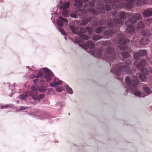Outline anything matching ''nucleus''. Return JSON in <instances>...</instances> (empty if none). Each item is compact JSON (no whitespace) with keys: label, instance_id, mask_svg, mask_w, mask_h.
<instances>
[{"label":"nucleus","instance_id":"nucleus-1","mask_svg":"<svg viewBox=\"0 0 152 152\" xmlns=\"http://www.w3.org/2000/svg\"><path fill=\"white\" fill-rule=\"evenodd\" d=\"M106 52L107 54V56L112 60L109 63L110 66L112 65L111 72L114 73L117 76H119L123 72L129 75L132 74V70L129 66L123 65L121 63H119L118 64L112 63L115 61L116 58L115 53L113 49L110 47L107 48L106 50Z\"/></svg>","mask_w":152,"mask_h":152},{"label":"nucleus","instance_id":"nucleus-2","mask_svg":"<svg viewBox=\"0 0 152 152\" xmlns=\"http://www.w3.org/2000/svg\"><path fill=\"white\" fill-rule=\"evenodd\" d=\"M125 81L130 91L134 92V94L140 97L141 93L137 90V86L139 83V80L137 77L135 76H133L131 80L129 76H126L125 78Z\"/></svg>","mask_w":152,"mask_h":152},{"label":"nucleus","instance_id":"nucleus-3","mask_svg":"<svg viewBox=\"0 0 152 152\" xmlns=\"http://www.w3.org/2000/svg\"><path fill=\"white\" fill-rule=\"evenodd\" d=\"M136 0H126L125 2L120 0H104L105 3H112V7L113 9L119 7H126L128 9L132 8L133 6V2Z\"/></svg>","mask_w":152,"mask_h":152},{"label":"nucleus","instance_id":"nucleus-4","mask_svg":"<svg viewBox=\"0 0 152 152\" xmlns=\"http://www.w3.org/2000/svg\"><path fill=\"white\" fill-rule=\"evenodd\" d=\"M79 45L84 49H87L89 48V50L94 56L97 55L100 58L103 57V52L100 50H96L94 48V45L92 42L91 41H88L86 43L82 44H80Z\"/></svg>","mask_w":152,"mask_h":152},{"label":"nucleus","instance_id":"nucleus-5","mask_svg":"<svg viewBox=\"0 0 152 152\" xmlns=\"http://www.w3.org/2000/svg\"><path fill=\"white\" fill-rule=\"evenodd\" d=\"M127 17L129 20L126 21L125 25L127 28H134L133 27V24L136 23L137 20H139L142 18V16L140 13H136L134 14L131 12L128 13Z\"/></svg>","mask_w":152,"mask_h":152},{"label":"nucleus","instance_id":"nucleus-6","mask_svg":"<svg viewBox=\"0 0 152 152\" xmlns=\"http://www.w3.org/2000/svg\"><path fill=\"white\" fill-rule=\"evenodd\" d=\"M119 35L118 42L120 44L122 45L118 46V48L121 50H128L127 45L129 43V40L126 37L124 33L120 32Z\"/></svg>","mask_w":152,"mask_h":152},{"label":"nucleus","instance_id":"nucleus-7","mask_svg":"<svg viewBox=\"0 0 152 152\" xmlns=\"http://www.w3.org/2000/svg\"><path fill=\"white\" fill-rule=\"evenodd\" d=\"M147 61L145 59L140 61H135L133 63V65L138 70H140L141 72L144 73L143 74L148 75L149 72L147 69L144 68L146 65Z\"/></svg>","mask_w":152,"mask_h":152},{"label":"nucleus","instance_id":"nucleus-8","mask_svg":"<svg viewBox=\"0 0 152 152\" xmlns=\"http://www.w3.org/2000/svg\"><path fill=\"white\" fill-rule=\"evenodd\" d=\"M69 2H61L58 6L59 9L61 10L62 15L65 17H68L69 14V8L70 6Z\"/></svg>","mask_w":152,"mask_h":152},{"label":"nucleus","instance_id":"nucleus-9","mask_svg":"<svg viewBox=\"0 0 152 152\" xmlns=\"http://www.w3.org/2000/svg\"><path fill=\"white\" fill-rule=\"evenodd\" d=\"M43 70L45 74V79L47 82H49L51 80L52 77L53 76V72L47 68H43Z\"/></svg>","mask_w":152,"mask_h":152},{"label":"nucleus","instance_id":"nucleus-10","mask_svg":"<svg viewBox=\"0 0 152 152\" xmlns=\"http://www.w3.org/2000/svg\"><path fill=\"white\" fill-rule=\"evenodd\" d=\"M71 29L74 34H77L82 39L85 40H87L88 39V37L83 34L85 33H84L83 30H81L79 29Z\"/></svg>","mask_w":152,"mask_h":152},{"label":"nucleus","instance_id":"nucleus-11","mask_svg":"<svg viewBox=\"0 0 152 152\" xmlns=\"http://www.w3.org/2000/svg\"><path fill=\"white\" fill-rule=\"evenodd\" d=\"M59 19L57 21V25L61 27H63L64 24L67 25L68 24V21L66 18H63L61 16L59 17Z\"/></svg>","mask_w":152,"mask_h":152},{"label":"nucleus","instance_id":"nucleus-12","mask_svg":"<svg viewBox=\"0 0 152 152\" xmlns=\"http://www.w3.org/2000/svg\"><path fill=\"white\" fill-rule=\"evenodd\" d=\"M147 52L145 50H142L135 53L133 57L134 59H136V61H138L141 56H143L146 54Z\"/></svg>","mask_w":152,"mask_h":152},{"label":"nucleus","instance_id":"nucleus-13","mask_svg":"<svg viewBox=\"0 0 152 152\" xmlns=\"http://www.w3.org/2000/svg\"><path fill=\"white\" fill-rule=\"evenodd\" d=\"M142 14L144 18L149 17L152 16V8L144 10Z\"/></svg>","mask_w":152,"mask_h":152},{"label":"nucleus","instance_id":"nucleus-14","mask_svg":"<svg viewBox=\"0 0 152 152\" xmlns=\"http://www.w3.org/2000/svg\"><path fill=\"white\" fill-rule=\"evenodd\" d=\"M95 20L94 18H86L85 19L83 20L81 23V24L84 26L86 25L89 22H92Z\"/></svg>","mask_w":152,"mask_h":152},{"label":"nucleus","instance_id":"nucleus-15","mask_svg":"<svg viewBox=\"0 0 152 152\" xmlns=\"http://www.w3.org/2000/svg\"><path fill=\"white\" fill-rule=\"evenodd\" d=\"M99 4H96L98 10L101 13H104L105 10L103 4H102L100 2H99Z\"/></svg>","mask_w":152,"mask_h":152},{"label":"nucleus","instance_id":"nucleus-16","mask_svg":"<svg viewBox=\"0 0 152 152\" xmlns=\"http://www.w3.org/2000/svg\"><path fill=\"white\" fill-rule=\"evenodd\" d=\"M129 13H126L124 11H120L119 12V17L122 20H125L126 18V16H127V14Z\"/></svg>","mask_w":152,"mask_h":152},{"label":"nucleus","instance_id":"nucleus-17","mask_svg":"<svg viewBox=\"0 0 152 152\" xmlns=\"http://www.w3.org/2000/svg\"><path fill=\"white\" fill-rule=\"evenodd\" d=\"M115 31L114 29H108L104 32V34L109 36H112V35L115 33Z\"/></svg>","mask_w":152,"mask_h":152},{"label":"nucleus","instance_id":"nucleus-18","mask_svg":"<svg viewBox=\"0 0 152 152\" xmlns=\"http://www.w3.org/2000/svg\"><path fill=\"white\" fill-rule=\"evenodd\" d=\"M142 89L146 94L149 95L151 93V91L149 87L147 85L143 86Z\"/></svg>","mask_w":152,"mask_h":152},{"label":"nucleus","instance_id":"nucleus-19","mask_svg":"<svg viewBox=\"0 0 152 152\" xmlns=\"http://www.w3.org/2000/svg\"><path fill=\"white\" fill-rule=\"evenodd\" d=\"M149 41L148 39V38L146 37H144L141 39V40L140 41V43L142 45H147Z\"/></svg>","mask_w":152,"mask_h":152},{"label":"nucleus","instance_id":"nucleus-20","mask_svg":"<svg viewBox=\"0 0 152 152\" xmlns=\"http://www.w3.org/2000/svg\"><path fill=\"white\" fill-rule=\"evenodd\" d=\"M75 3L74 5L77 7H82L83 4L81 0H74Z\"/></svg>","mask_w":152,"mask_h":152},{"label":"nucleus","instance_id":"nucleus-21","mask_svg":"<svg viewBox=\"0 0 152 152\" xmlns=\"http://www.w3.org/2000/svg\"><path fill=\"white\" fill-rule=\"evenodd\" d=\"M148 3L147 0H138L136 3L137 6L145 5Z\"/></svg>","mask_w":152,"mask_h":152},{"label":"nucleus","instance_id":"nucleus-22","mask_svg":"<svg viewBox=\"0 0 152 152\" xmlns=\"http://www.w3.org/2000/svg\"><path fill=\"white\" fill-rule=\"evenodd\" d=\"M139 76L140 79L142 82H145L147 79V76L142 73H140Z\"/></svg>","mask_w":152,"mask_h":152},{"label":"nucleus","instance_id":"nucleus-23","mask_svg":"<svg viewBox=\"0 0 152 152\" xmlns=\"http://www.w3.org/2000/svg\"><path fill=\"white\" fill-rule=\"evenodd\" d=\"M142 31V34L143 35L146 36H150L151 33L149 30V29H143Z\"/></svg>","mask_w":152,"mask_h":152},{"label":"nucleus","instance_id":"nucleus-24","mask_svg":"<svg viewBox=\"0 0 152 152\" xmlns=\"http://www.w3.org/2000/svg\"><path fill=\"white\" fill-rule=\"evenodd\" d=\"M31 88L32 90L29 92V95H33L35 94H37L38 93V91L36 90L35 87H32Z\"/></svg>","mask_w":152,"mask_h":152},{"label":"nucleus","instance_id":"nucleus-25","mask_svg":"<svg viewBox=\"0 0 152 152\" xmlns=\"http://www.w3.org/2000/svg\"><path fill=\"white\" fill-rule=\"evenodd\" d=\"M63 81L60 80L58 82H55L53 83H51L50 86L51 87H55L56 86L62 84Z\"/></svg>","mask_w":152,"mask_h":152},{"label":"nucleus","instance_id":"nucleus-26","mask_svg":"<svg viewBox=\"0 0 152 152\" xmlns=\"http://www.w3.org/2000/svg\"><path fill=\"white\" fill-rule=\"evenodd\" d=\"M72 41L73 42L76 44H78L80 43L81 42V39L80 38L78 37H75V40H74L72 38H70Z\"/></svg>","mask_w":152,"mask_h":152},{"label":"nucleus","instance_id":"nucleus-27","mask_svg":"<svg viewBox=\"0 0 152 152\" xmlns=\"http://www.w3.org/2000/svg\"><path fill=\"white\" fill-rule=\"evenodd\" d=\"M28 94H21L18 97L22 100L25 101L26 100L27 98H28Z\"/></svg>","mask_w":152,"mask_h":152},{"label":"nucleus","instance_id":"nucleus-28","mask_svg":"<svg viewBox=\"0 0 152 152\" xmlns=\"http://www.w3.org/2000/svg\"><path fill=\"white\" fill-rule=\"evenodd\" d=\"M107 26L109 27L113 28L114 27V25L113 21L110 20H108L107 21Z\"/></svg>","mask_w":152,"mask_h":152},{"label":"nucleus","instance_id":"nucleus-29","mask_svg":"<svg viewBox=\"0 0 152 152\" xmlns=\"http://www.w3.org/2000/svg\"><path fill=\"white\" fill-rule=\"evenodd\" d=\"M66 88L69 94H72L73 93V91L72 89L70 88L68 85H67L66 86Z\"/></svg>","mask_w":152,"mask_h":152},{"label":"nucleus","instance_id":"nucleus-30","mask_svg":"<svg viewBox=\"0 0 152 152\" xmlns=\"http://www.w3.org/2000/svg\"><path fill=\"white\" fill-rule=\"evenodd\" d=\"M102 38V37L99 35H94L92 37V39L95 41H97Z\"/></svg>","mask_w":152,"mask_h":152},{"label":"nucleus","instance_id":"nucleus-31","mask_svg":"<svg viewBox=\"0 0 152 152\" xmlns=\"http://www.w3.org/2000/svg\"><path fill=\"white\" fill-rule=\"evenodd\" d=\"M145 27L144 23L141 21H140L137 25V28H143Z\"/></svg>","mask_w":152,"mask_h":152},{"label":"nucleus","instance_id":"nucleus-32","mask_svg":"<svg viewBox=\"0 0 152 152\" xmlns=\"http://www.w3.org/2000/svg\"><path fill=\"white\" fill-rule=\"evenodd\" d=\"M88 10L91 12L94 15H97V12L92 8H89L88 9Z\"/></svg>","mask_w":152,"mask_h":152},{"label":"nucleus","instance_id":"nucleus-33","mask_svg":"<svg viewBox=\"0 0 152 152\" xmlns=\"http://www.w3.org/2000/svg\"><path fill=\"white\" fill-rule=\"evenodd\" d=\"M78 16H81V15H78L75 12H72L70 15V17L75 18H78Z\"/></svg>","mask_w":152,"mask_h":152},{"label":"nucleus","instance_id":"nucleus-34","mask_svg":"<svg viewBox=\"0 0 152 152\" xmlns=\"http://www.w3.org/2000/svg\"><path fill=\"white\" fill-rule=\"evenodd\" d=\"M122 56L126 58H128L129 57V54L127 52L124 51L122 53Z\"/></svg>","mask_w":152,"mask_h":152},{"label":"nucleus","instance_id":"nucleus-35","mask_svg":"<svg viewBox=\"0 0 152 152\" xmlns=\"http://www.w3.org/2000/svg\"><path fill=\"white\" fill-rule=\"evenodd\" d=\"M81 30H83L84 33H86L87 31H88V32L89 34L91 35L92 34L93 30L92 29H79Z\"/></svg>","mask_w":152,"mask_h":152},{"label":"nucleus","instance_id":"nucleus-36","mask_svg":"<svg viewBox=\"0 0 152 152\" xmlns=\"http://www.w3.org/2000/svg\"><path fill=\"white\" fill-rule=\"evenodd\" d=\"M44 73L41 70L39 71L36 77L37 78H39V77H42L44 76Z\"/></svg>","mask_w":152,"mask_h":152},{"label":"nucleus","instance_id":"nucleus-37","mask_svg":"<svg viewBox=\"0 0 152 152\" xmlns=\"http://www.w3.org/2000/svg\"><path fill=\"white\" fill-rule=\"evenodd\" d=\"M32 96V98L35 101L38 100V102L39 101V98H38V96L36 94H35L33 95H31Z\"/></svg>","mask_w":152,"mask_h":152},{"label":"nucleus","instance_id":"nucleus-38","mask_svg":"<svg viewBox=\"0 0 152 152\" xmlns=\"http://www.w3.org/2000/svg\"><path fill=\"white\" fill-rule=\"evenodd\" d=\"M120 11L118 10H116L115 11L113 12L112 13V15L114 17H119V12Z\"/></svg>","mask_w":152,"mask_h":152},{"label":"nucleus","instance_id":"nucleus-39","mask_svg":"<svg viewBox=\"0 0 152 152\" xmlns=\"http://www.w3.org/2000/svg\"><path fill=\"white\" fill-rule=\"evenodd\" d=\"M123 61L126 64L129 65H130L132 63V61L130 59H124Z\"/></svg>","mask_w":152,"mask_h":152},{"label":"nucleus","instance_id":"nucleus-40","mask_svg":"<svg viewBox=\"0 0 152 152\" xmlns=\"http://www.w3.org/2000/svg\"><path fill=\"white\" fill-rule=\"evenodd\" d=\"M113 21L116 23L120 24L121 23V20L117 18H114L113 19Z\"/></svg>","mask_w":152,"mask_h":152},{"label":"nucleus","instance_id":"nucleus-41","mask_svg":"<svg viewBox=\"0 0 152 152\" xmlns=\"http://www.w3.org/2000/svg\"><path fill=\"white\" fill-rule=\"evenodd\" d=\"M13 105L12 104H6L4 106H1V109L2 108H5L7 107H13Z\"/></svg>","mask_w":152,"mask_h":152},{"label":"nucleus","instance_id":"nucleus-42","mask_svg":"<svg viewBox=\"0 0 152 152\" xmlns=\"http://www.w3.org/2000/svg\"><path fill=\"white\" fill-rule=\"evenodd\" d=\"M46 82L45 81L43 80H41L40 81L39 85L41 87H43L45 85Z\"/></svg>","mask_w":152,"mask_h":152},{"label":"nucleus","instance_id":"nucleus-43","mask_svg":"<svg viewBox=\"0 0 152 152\" xmlns=\"http://www.w3.org/2000/svg\"><path fill=\"white\" fill-rule=\"evenodd\" d=\"M135 29H126V31L128 34H132L134 31Z\"/></svg>","mask_w":152,"mask_h":152},{"label":"nucleus","instance_id":"nucleus-44","mask_svg":"<svg viewBox=\"0 0 152 152\" xmlns=\"http://www.w3.org/2000/svg\"><path fill=\"white\" fill-rule=\"evenodd\" d=\"M58 30L59 31H60L61 34L65 36L67 35L65 31L64 30V29H58Z\"/></svg>","mask_w":152,"mask_h":152},{"label":"nucleus","instance_id":"nucleus-45","mask_svg":"<svg viewBox=\"0 0 152 152\" xmlns=\"http://www.w3.org/2000/svg\"><path fill=\"white\" fill-rule=\"evenodd\" d=\"M53 89L51 88H50L48 90V95L51 94L53 93Z\"/></svg>","mask_w":152,"mask_h":152},{"label":"nucleus","instance_id":"nucleus-46","mask_svg":"<svg viewBox=\"0 0 152 152\" xmlns=\"http://www.w3.org/2000/svg\"><path fill=\"white\" fill-rule=\"evenodd\" d=\"M39 90L40 91L42 92H45L47 91L46 89L42 88H39Z\"/></svg>","mask_w":152,"mask_h":152},{"label":"nucleus","instance_id":"nucleus-47","mask_svg":"<svg viewBox=\"0 0 152 152\" xmlns=\"http://www.w3.org/2000/svg\"><path fill=\"white\" fill-rule=\"evenodd\" d=\"M105 8L107 11L109 12L110 11V8L109 5H107L105 6Z\"/></svg>","mask_w":152,"mask_h":152},{"label":"nucleus","instance_id":"nucleus-48","mask_svg":"<svg viewBox=\"0 0 152 152\" xmlns=\"http://www.w3.org/2000/svg\"><path fill=\"white\" fill-rule=\"evenodd\" d=\"M44 94H39V97H38V98H39V100H40V99H42L44 97Z\"/></svg>","mask_w":152,"mask_h":152},{"label":"nucleus","instance_id":"nucleus-49","mask_svg":"<svg viewBox=\"0 0 152 152\" xmlns=\"http://www.w3.org/2000/svg\"><path fill=\"white\" fill-rule=\"evenodd\" d=\"M96 30V32L97 33L99 34L101 33L102 31V29H95Z\"/></svg>","mask_w":152,"mask_h":152},{"label":"nucleus","instance_id":"nucleus-50","mask_svg":"<svg viewBox=\"0 0 152 152\" xmlns=\"http://www.w3.org/2000/svg\"><path fill=\"white\" fill-rule=\"evenodd\" d=\"M79 11L80 12L83 14H85L86 13V11L84 10H78V12Z\"/></svg>","mask_w":152,"mask_h":152},{"label":"nucleus","instance_id":"nucleus-51","mask_svg":"<svg viewBox=\"0 0 152 152\" xmlns=\"http://www.w3.org/2000/svg\"><path fill=\"white\" fill-rule=\"evenodd\" d=\"M57 91L59 92H61L62 91V89L61 88H57L56 89Z\"/></svg>","mask_w":152,"mask_h":152},{"label":"nucleus","instance_id":"nucleus-52","mask_svg":"<svg viewBox=\"0 0 152 152\" xmlns=\"http://www.w3.org/2000/svg\"><path fill=\"white\" fill-rule=\"evenodd\" d=\"M28 107H27L21 106L20 107V108L21 110H24L27 109Z\"/></svg>","mask_w":152,"mask_h":152},{"label":"nucleus","instance_id":"nucleus-53","mask_svg":"<svg viewBox=\"0 0 152 152\" xmlns=\"http://www.w3.org/2000/svg\"><path fill=\"white\" fill-rule=\"evenodd\" d=\"M89 6L91 7H94V1H93L92 2H89Z\"/></svg>","mask_w":152,"mask_h":152},{"label":"nucleus","instance_id":"nucleus-54","mask_svg":"<svg viewBox=\"0 0 152 152\" xmlns=\"http://www.w3.org/2000/svg\"><path fill=\"white\" fill-rule=\"evenodd\" d=\"M88 0H81V1L82 3H86L88 1Z\"/></svg>","mask_w":152,"mask_h":152},{"label":"nucleus","instance_id":"nucleus-55","mask_svg":"<svg viewBox=\"0 0 152 152\" xmlns=\"http://www.w3.org/2000/svg\"><path fill=\"white\" fill-rule=\"evenodd\" d=\"M57 103L59 104V103ZM59 103L60 104V105L61 106H64L65 105V104L63 102H62L61 103Z\"/></svg>","mask_w":152,"mask_h":152},{"label":"nucleus","instance_id":"nucleus-56","mask_svg":"<svg viewBox=\"0 0 152 152\" xmlns=\"http://www.w3.org/2000/svg\"><path fill=\"white\" fill-rule=\"evenodd\" d=\"M88 6V4H85L84 5V7L85 8H87Z\"/></svg>","mask_w":152,"mask_h":152},{"label":"nucleus","instance_id":"nucleus-57","mask_svg":"<svg viewBox=\"0 0 152 152\" xmlns=\"http://www.w3.org/2000/svg\"><path fill=\"white\" fill-rule=\"evenodd\" d=\"M149 71L152 74V68H150L149 69Z\"/></svg>","mask_w":152,"mask_h":152},{"label":"nucleus","instance_id":"nucleus-58","mask_svg":"<svg viewBox=\"0 0 152 152\" xmlns=\"http://www.w3.org/2000/svg\"><path fill=\"white\" fill-rule=\"evenodd\" d=\"M38 81V80L37 79H35L33 80V82L35 83H37Z\"/></svg>","mask_w":152,"mask_h":152},{"label":"nucleus","instance_id":"nucleus-59","mask_svg":"<svg viewBox=\"0 0 152 152\" xmlns=\"http://www.w3.org/2000/svg\"><path fill=\"white\" fill-rule=\"evenodd\" d=\"M96 28H99V29H100V28H102L101 27H97Z\"/></svg>","mask_w":152,"mask_h":152},{"label":"nucleus","instance_id":"nucleus-60","mask_svg":"<svg viewBox=\"0 0 152 152\" xmlns=\"http://www.w3.org/2000/svg\"><path fill=\"white\" fill-rule=\"evenodd\" d=\"M64 39L66 40H67V38L66 37H64Z\"/></svg>","mask_w":152,"mask_h":152},{"label":"nucleus","instance_id":"nucleus-61","mask_svg":"<svg viewBox=\"0 0 152 152\" xmlns=\"http://www.w3.org/2000/svg\"><path fill=\"white\" fill-rule=\"evenodd\" d=\"M70 28H71V29H72V28H72V27L71 26H70Z\"/></svg>","mask_w":152,"mask_h":152},{"label":"nucleus","instance_id":"nucleus-62","mask_svg":"<svg viewBox=\"0 0 152 152\" xmlns=\"http://www.w3.org/2000/svg\"><path fill=\"white\" fill-rule=\"evenodd\" d=\"M125 91H126V92L128 93V90H126Z\"/></svg>","mask_w":152,"mask_h":152},{"label":"nucleus","instance_id":"nucleus-63","mask_svg":"<svg viewBox=\"0 0 152 152\" xmlns=\"http://www.w3.org/2000/svg\"><path fill=\"white\" fill-rule=\"evenodd\" d=\"M87 28L90 29V28H90V27H88V28Z\"/></svg>","mask_w":152,"mask_h":152},{"label":"nucleus","instance_id":"nucleus-64","mask_svg":"<svg viewBox=\"0 0 152 152\" xmlns=\"http://www.w3.org/2000/svg\"><path fill=\"white\" fill-rule=\"evenodd\" d=\"M82 28V29H83V28Z\"/></svg>","mask_w":152,"mask_h":152}]
</instances>
